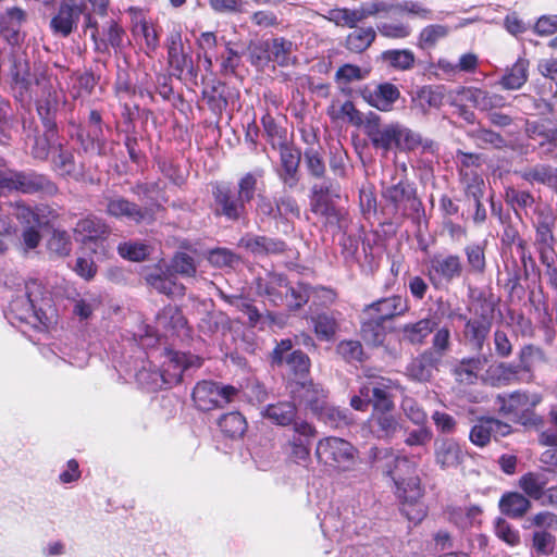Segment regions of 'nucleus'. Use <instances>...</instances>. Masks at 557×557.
<instances>
[{
    "label": "nucleus",
    "instance_id": "nucleus-45",
    "mask_svg": "<svg viewBox=\"0 0 557 557\" xmlns=\"http://www.w3.org/2000/svg\"><path fill=\"white\" fill-rule=\"evenodd\" d=\"M48 87L44 86L41 98L37 101V111L45 125L47 127H53L54 124L51 117L58 108L59 97L57 90L53 89L52 84L50 82H48Z\"/></svg>",
    "mask_w": 557,
    "mask_h": 557
},
{
    "label": "nucleus",
    "instance_id": "nucleus-60",
    "mask_svg": "<svg viewBox=\"0 0 557 557\" xmlns=\"http://www.w3.org/2000/svg\"><path fill=\"white\" fill-rule=\"evenodd\" d=\"M101 300L98 295L86 293L74 299L73 313L81 320H87L94 311L100 306Z\"/></svg>",
    "mask_w": 557,
    "mask_h": 557
},
{
    "label": "nucleus",
    "instance_id": "nucleus-46",
    "mask_svg": "<svg viewBox=\"0 0 557 557\" xmlns=\"http://www.w3.org/2000/svg\"><path fill=\"white\" fill-rule=\"evenodd\" d=\"M218 425L221 432L230 438H239L244 435L247 429L245 417L237 412H228L223 414L218 420Z\"/></svg>",
    "mask_w": 557,
    "mask_h": 557
},
{
    "label": "nucleus",
    "instance_id": "nucleus-11",
    "mask_svg": "<svg viewBox=\"0 0 557 557\" xmlns=\"http://www.w3.org/2000/svg\"><path fill=\"white\" fill-rule=\"evenodd\" d=\"M160 373L164 379V386L171 387L182 381L183 373L191 368H199L202 360L194 355L165 349Z\"/></svg>",
    "mask_w": 557,
    "mask_h": 557
},
{
    "label": "nucleus",
    "instance_id": "nucleus-64",
    "mask_svg": "<svg viewBox=\"0 0 557 557\" xmlns=\"http://www.w3.org/2000/svg\"><path fill=\"white\" fill-rule=\"evenodd\" d=\"M505 199L516 212L518 209L525 210L531 208L535 203V198L529 190H521L515 187L506 188Z\"/></svg>",
    "mask_w": 557,
    "mask_h": 557
},
{
    "label": "nucleus",
    "instance_id": "nucleus-63",
    "mask_svg": "<svg viewBox=\"0 0 557 557\" xmlns=\"http://www.w3.org/2000/svg\"><path fill=\"white\" fill-rule=\"evenodd\" d=\"M382 59L391 66L406 71L412 67L414 54L410 50H387L382 53Z\"/></svg>",
    "mask_w": 557,
    "mask_h": 557
},
{
    "label": "nucleus",
    "instance_id": "nucleus-37",
    "mask_svg": "<svg viewBox=\"0 0 557 557\" xmlns=\"http://www.w3.org/2000/svg\"><path fill=\"white\" fill-rule=\"evenodd\" d=\"M487 362L488 358L479 352L478 356L461 359L455 366L454 373L459 382L473 384Z\"/></svg>",
    "mask_w": 557,
    "mask_h": 557
},
{
    "label": "nucleus",
    "instance_id": "nucleus-34",
    "mask_svg": "<svg viewBox=\"0 0 557 557\" xmlns=\"http://www.w3.org/2000/svg\"><path fill=\"white\" fill-rule=\"evenodd\" d=\"M503 515L511 519H521L531 509V500L519 492L505 493L498 503Z\"/></svg>",
    "mask_w": 557,
    "mask_h": 557
},
{
    "label": "nucleus",
    "instance_id": "nucleus-29",
    "mask_svg": "<svg viewBox=\"0 0 557 557\" xmlns=\"http://www.w3.org/2000/svg\"><path fill=\"white\" fill-rule=\"evenodd\" d=\"M261 416L271 421L273 424L280 426L293 425L295 430V423L301 422L297 420V407L295 401L281 400L275 404H269L261 410Z\"/></svg>",
    "mask_w": 557,
    "mask_h": 557
},
{
    "label": "nucleus",
    "instance_id": "nucleus-43",
    "mask_svg": "<svg viewBox=\"0 0 557 557\" xmlns=\"http://www.w3.org/2000/svg\"><path fill=\"white\" fill-rule=\"evenodd\" d=\"M547 483L548 478L543 472H528L519 479L520 488L534 500L543 498Z\"/></svg>",
    "mask_w": 557,
    "mask_h": 557
},
{
    "label": "nucleus",
    "instance_id": "nucleus-36",
    "mask_svg": "<svg viewBox=\"0 0 557 557\" xmlns=\"http://www.w3.org/2000/svg\"><path fill=\"white\" fill-rule=\"evenodd\" d=\"M339 312L321 311L310 315L317 337L321 341H331L338 330Z\"/></svg>",
    "mask_w": 557,
    "mask_h": 557
},
{
    "label": "nucleus",
    "instance_id": "nucleus-25",
    "mask_svg": "<svg viewBox=\"0 0 557 557\" xmlns=\"http://www.w3.org/2000/svg\"><path fill=\"white\" fill-rule=\"evenodd\" d=\"M435 462L441 469L457 468L463 461L459 443L451 437L437 438L434 443Z\"/></svg>",
    "mask_w": 557,
    "mask_h": 557
},
{
    "label": "nucleus",
    "instance_id": "nucleus-1",
    "mask_svg": "<svg viewBox=\"0 0 557 557\" xmlns=\"http://www.w3.org/2000/svg\"><path fill=\"white\" fill-rule=\"evenodd\" d=\"M358 450L348 441L329 436L320 440L315 447V456L320 463L337 471H349L356 463Z\"/></svg>",
    "mask_w": 557,
    "mask_h": 557
},
{
    "label": "nucleus",
    "instance_id": "nucleus-9",
    "mask_svg": "<svg viewBox=\"0 0 557 557\" xmlns=\"http://www.w3.org/2000/svg\"><path fill=\"white\" fill-rule=\"evenodd\" d=\"M368 462L383 474L391 476H400L405 471H413V462L405 457L397 455L392 448L372 446L368 451Z\"/></svg>",
    "mask_w": 557,
    "mask_h": 557
},
{
    "label": "nucleus",
    "instance_id": "nucleus-15",
    "mask_svg": "<svg viewBox=\"0 0 557 557\" xmlns=\"http://www.w3.org/2000/svg\"><path fill=\"white\" fill-rule=\"evenodd\" d=\"M27 21V13L17 7L7 8L0 12V37L10 46H18L24 41L22 30Z\"/></svg>",
    "mask_w": 557,
    "mask_h": 557
},
{
    "label": "nucleus",
    "instance_id": "nucleus-28",
    "mask_svg": "<svg viewBox=\"0 0 557 557\" xmlns=\"http://www.w3.org/2000/svg\"><path fill=\"white\" fill-rule=\"evenodd\" d=\"M317 434L315 428L307 421L295 423L290 440L292 455L298 461H306L310 455L311 442Z\"/></svg>",
    "mask_w": 557,
    "mask_h": 557
},
{
    "label": "nucleus",
    "instance_id": "nucleus-32",
    "mask_svg": "<svg viewBox=\"0 0 557 557\" xmlns=\"http://www.w3.org/2000/svg\"><path fill=\"white\" fill-rule=\"evenodd\" d=\"M168 59L170 67L176 76H181L185 70L190 67L191 60L184 51L182 35L177 30L172 32L168 38Z\"/></svg>",
    "mask_w": 557,
    "mask_h": 557
},
{
    "label": "nucleus",
    "instance_id": "nucleus-42",
    "mask_svg": "<svg viewBox=\"0 0 557 557\" xmlns=\"http://www.w3.org/2000/svg\"><path fill=\"white\" fill-rule=\"evenodd\" d=\"M435 326L436 322L429 318L405 324L401 329L403 339L412 345H420L433 332Z\"/></svg>",
    "mask_w": 557,
    "mask_h": 557
},
{
    "label": "nucleus",
    "instance_id": "nucleus-35",
    "mask_svg": "<svg viewBox=\"0 0 557 557\" xmlns=\"http://www.w3.org/2000/svg\"><path fill=\"white\" fill-rule=\"evenodd\" d=\"M517 173L530 184L537 183L548 187H557V168L550 164L537 163Z\"/></svg>",
    "mask_w": 557,
    "mask_h": 557
},
{
    "label": "nucleus",
    "instance_id": "nucleus-55",
    "mask_svg": "<svg viewBox=\"0 0 557 557\" xmlns=\"http://www.w3.org/2000/svg\"><path fill=\"white\" fill-rule=\"evenodd\" d=\"M470 136L475 141L476 146L483 149L490 147L502 149L506 146V140L500 134L484 127L473 129Z\"/></svg>",
    "mask_w": 557,
    "mask_h": 557
},
{
    "label": "nucleus",
    "instance_id": "nucleus-23",
    "mask_svg": "<svg viewBox=\"0 0 557 557\" xmlns=\"http://www.w3.org/2000/svg\"><path fill=\"white\" fill-rule=\"evenodd\" d=\"M524 383H531L535 379V369L546 362V356L542 348L528 344L520 348L517 361H513Z\"/></svg>",
    "mask_w": 557,
    "mask_h": 557
},
{
    "label": "nucleus",
    "instance_id": "nucleus-50",
    "mask_svg": "<svg viewBox=\"0 0 557 557\" xmlns=\"http://www.w3.org/2000/svg\"><path fill=\"white\" fill-rule=\"evenodd\" d=\"M263 177V172L261 170L249 172L244 174L238 183H237V196L246 203H250L255 196L256 191L259 189L258 185Z\"/></svg>",
    "mask_w": 557,
    "mask_h": 557
},
{
    "label": "nucleus",
    "instance_id": "nucleus-24",
    "mask_svg": "<svg viewBox=\"0 0 557 557\" xmlns=\"http://www.w3.org/2000/svg\"><path fill=\"white\" fill-rule=\"evenodd\" d=\"M257 292L273 305H282L288 295V281L284 274L269 273L257 280Z\"/></svg>",
    "mask_w": 557,
    "mask_h": 557
},
{
    "label": "nucleus",
    "instance_id": "nucleus-30",
    "mask_svg": "<svg viewBox=\"0 0 557 557\" xmlns=\"http://www.w3.org/2000/svg\"><path fill=\"white\" fill-rule=\"evenodd\" d=\"M397 149L406 152L420 149L422 153H434L437 150V145L432 139L423 138L420 133L399 123Z\"/></svg>",
    "mask_w": 557,
    "mask_h": 557
},
{
    "label": "nucleus",
    "instance_id": "nucleus-16",
    "mask_svg": "<svg viewBox=\"0 0 557 557\" xmlns=\"http://www.w3.org/2000/svg\"><path fill=\"white\" fill-rule=\"evenodd\" d=\"M366 133L375 149L384 153L393 148L397 149L399 123L381 125L380 116L373 115L367 121Z\"/></svg>",
    "mask_w": 557,
    "mask_h": 557
},
{
    "label": "nucleus",
    "instance_id": "nucleus-51",
    "mask_svg": "<svg viewBox=\"0 0 557 557\" xmlns=\"http://www.w3.org/2000/svg\"><path fill=\"white\" fill-rule=\"evenodd\" d=\"M278 223L292 225L294 219L300 218V207L297 200L287 194L276 197Z\"/></svg>",
    "mask_w": 557,
    "mask_h": 557
},
{
    "label": "nucleus",
    "instance_id": "nucleus-31",
    "mask_svg": "<svg viewBox=\"0 0 557 557\" xmlns=\"http://www.w3.org/2000/svg\"><path fill=\"white\" fill-rule=\"evenodd\" d=\"M440 357L432 350H425L413 358L406 367V375L417 382H428L436 368Z\"/></svg>",
    "mask_w": 557,
    "mask_h": 557
},
{
    "label": "nucleus",
    "instance_id": "nucleus-59",
    "mask_svg": "<svg viewBox=\"0 0 557 557\" xmlns=\"http://www.w3.org/2000/svg\"><path fill=\"white\" fill-rule=\"evenodd\" d=\"M465 194L470 199L483 198L485 184L483 178L473 171H460Z\"/></svg>",
    "mask_w": 557,
    "mask_h": 557
},
{
    "label": "nucleus",
    "instance_id": "nucleus-58",
    "mask_svg": "<svg viewBox=\"0 0 557 557\" xmlns=\"http://www.w3.org/2000/svg\"><path fill=\"white\" fill-rule=\"evenodd\" d=\"M239 393L240 392L232 385H222L211 382V409L235 401L239 397Z\"/></svg>",
    "mask_w": 557,
    "mask_h": 557
},
{
    "label": "nucleus",
    "instance_id": "nucleus-3",
    "mask_svg": "<svg viewBox=\"0 0 557 557\" xmlns=\"http://www.w3.org/2000/svg\"><path fill=\"white\" fill-rule=\"evenodd\" d=\"M45 294V288L39 281H27L25 283L24 294L17 295L11 300L9 307L10 312L20 321L30 323L34 320L45 324V320L47 319L42 310Z\"/></svg>",
    "mask_w": 557,
    "mask_h": 557
},
{
    "label": "nucleus",
    "instance_id": "nucleus-33",
    "mask_svg": "<svg viewBox=\"0 0 557 557\" xmlns=\"http://www.w3.org/2000/svg\"><path fill=\"white\" fill-rule=\"evenodd\" d=\"M486 377L491 386L505 387L512 384L524 383L515 362H498L486 370Z\"/></svg>",
    "mask_w": 557,
    "mask_h": 557
},
{
    "label": "nucleus",
    "instance_id": "nucleus-61",
    "mask_svg": "<svg viewBox=\"0 0 557 557\" xmlns=\"http://www.w3.org/2000/svg\"><path fill=\"white\" fill-rule=\"evenodd\" d=\"M10 73L15 84H20L22 87L27 88L30 82V73L29 64L25 55L12 53Z\"/></svg>",
    "mask_w": 557,
    "mask_h": 557
},
{
    "label": "nucleus",
    "instance_id": "nucleus-52",
    "mask_svg": "<svg viewBox=\"0 0 557 557\" xmlns=\"http://www.w3.org/2000/svg\"><path fill=\"white\" fill-rule=\"evenodd\" d=\"M449 27L442 24H431L421 29L418 41L422 49H431L436 44L447 37Z\"/></svg>",
    "mask_w": 557,
    "mask_h": 557
},
{
    "label": "nucleus",
    "instance_id": "nucleus-12",
    "mask_svg": "<svg viewBox=\"0 0 557 557\" xmlns=\"http://www.w3.org/2000/svg\"><path fill=\"white\" fill-rule=\"evenodd\" d=\"M238 246L256 258L278 257L288 250V245L280 237L246 233Z\"/></svg>",
    "mask_w": 557,
    "mask_h": 557
},
{
    "label": "nucleus",
    "instance_id": "nucleus-7",
    "mask_svg": "<svg viewBox=\"0 0 557 557\" xmlns=\"http://www.w3.org/2000/svg\"><path fill=\"white\" fill-rule=\"evenodd\" d=\"M493 306H482L474 310L473 315L466 320L462 329L465 344L473 350L482 352L493 325Z\"/></svg>",
    "mask_w": 557,
    "mask_h": 557
},
{
    "label": "nucleus",
    "instance_id": "nucleus-2",
    "mask_svg": "<svg viewBox=\"0 0 557 557\" xmlns=\"http://www.w3.org/2000/svg\"><path fill=\"white\" fill-rule=\"evenodd\" d=\"M57 190V185L44 174L12 169L0 170V196L12 191L23 194L45 191L53 195Z\"/></svg>",
    "mask_w": 557,
    "mask_h": 557
},
{
    "label": "nucleus",
    "instance_id": "nucleus-5",
    "mask_svg": "<svg viewBox=\"0 0 557 557\" xmlns=\"http://www.w3.org/2000/svg\"><path fill=\"white\" fill-rule=\"evenodd\" d=\"M542 401V396L536 393L516 391L510 394L498 395L496 405L504 416H513L523 419V424L536 425L542 418L533 412V409Z\"/></svg>",
    "mask_w": 557,
    "mask_h": 557
},
{
    "label": "nucleus",
    "instance_id": "nucleus-17",
    "mask_svg": "<svg viewBox=\"0 0 557 557\" xmlns=\"http://www.w3.org/2000/svg\"><path fill=\"white\" fill-rule=\"evenodd\" d=\"M360 393L370 398L372 411L395 409L393 400V382L385 377H375L362 384Z\"/></svg>",
    "mask_w": 557,
    "mask_h": 557
},
{
    "label": "nucleus",
    "instance_id": "nucleus-49",
    "mask_svg": "<svg viewBox=\"0 0 557 557\" xmlns=\"http://www.w3.org/2000/svg\"><path fill=\"white\" fill-rule=\"evenodd\" d=\"M463 252L469 273L482 275L486 270L485 245L471 243L463 248Z\"/></svg>",
    "mask_w": 557,
    "mask_h": 557
},
{
    "label": "nucleus",
    "instance_id": "nucleus-22",
    "mask_svg": "<svg viewBox=\"0 0 557 557\" xmlns=\"http://www.w3.org/2000/svg\"><path fill=\"white\" fill-rule=\"evenodd\" d=\"M301 153L299 149L288 145L282 144L280 146V161L281 166L277 170V175L283 182L284 186L293 189L298 184V169L300 163Z\"/></svg>",
    "mask_w": 557,
    "mask_h": 557
},
{
    "label": "nucleus",
    "instance_id": "nucleus-26",
    "mask_svg": "<svg viewBox=\"0 0 557 557\" xmlns=\"http://www.w3.org/2000/svg\"><path fill=\"white\" fill-rule=\"evenodd\" d=\"M407 310V300L399 295H393L372 302L363 311L375 317V319L387 322L397 315L404 314Z\"/></svg>",
    "mask_w": 557,
    "mask_h": 557
},
{
    "label": "nucleus",
    "instance_id": "nucleus-13",
    "mask_svg": "<svg viewBox=\"0 0 557 557\" xmlns=\"http://www.w3.org/2000/svg\"><path fill=\"white\" fill-rule=\"evenodd\" d=\"M382 196L393 206L395 212H400L403 215L406 214L408 208L416 212L422 208V202L417 197L416 187L408 180H400L398 183L385 187Z\"/></svg>",
    "mask_w": 557,
    "mask_h": 557
},
{
    "label": "nucleus",
    "instance_id": "nucleus-21",
    "mask_svg": "<svg viewBox=\"0 0 557 557\" xmlns=\"http://www.w3.org/2000/svg\"><path fill=\"white\" fill-rule=\"evenodd\" d=\"M102 205L104 206L106 213L116 219H126L140 223L148 215V210L117 195L106 196Z\"/></svg>",
    "mask_w": 557,
    "mask_h": 557
},
{
    "label": "nucleus",
    "instance_id": "nucleus-10",
    "mask_svg": "<svg viewBox=\"0 0 557 557\" xmlns=\"http://www.w3.org/2000/svg\"><path fill=\"white\" fill-rule=\"evenodd\" d=\"M510 424L490 416L479 417L469 432V441L476 447H486L492 440L498 441L512 433Z\"/></svg>",
    "mask_w": 557,
    "mask_h": 557
},
{
    "label": "nucleus",
    "instance_id": "nucleus-38",
    "mask_svg": "<svg viewBox=\"0 0 557 557\" xmlns=\"http://www.w3.org/2000/svg\"><path fill=\"white\" fill-rule=\"evenodd\" d=\"M270 60L278 66L285 67L296 63V57L293 55L295 45L284 37H275L269 40Z\"/></svg>",
    "mask_w": 557,
    "mask_h": 557
},
{
    "label": "nucleus",
    "instance_id": "nucleus-53",
    "mask_svg": "<svg viewBox=\"0 0 557 557\" xmlns=\"http://www.w3.org/2000/svg\"><path fill=\"white\" fill-rule=\"evenodd\" d=\"M326 20L333 22L337 26H346L356 28L357 24L361 22L359 10H349L346 8H334L326 11L324 15Z\"/></svg>",
    "mask_w": 557,
    "mask_h": 557
},
{
    "label": "nucleus",
    "instance_id": "nucleus-57",
    "mask_svg": "<svg viewBox=\"0 0 557 557\" xmlns=\"http://www.w3.org/2000/svg\"><path fill=\"white\" fill-rule=\"evenodd\" d=\"M311 298V285L298 282L296 285L288 284V295L285 298L284 302L293 309H300L304 305H306Z\"/></svg>",
    "mask_w": 557,
    "mask_h": 557
},
{
    "label": "nucleus",
    "instance_id": "nucleus-39",
    "mask_svg": "<svg viewBox=\"0 0 557 557\" xmlns=\"http://www.w3.org/2000/svg\"><path fill=\"white\" fill-rule=\"evenodd\" d=\"M386 336L385 322L380 319H375L368 312L363 311L362 323H361V337L362 339L372 346H380L383 344Z\"/></svg>",
    "mask_w": 557,
    "mask_h": 557
},
{
    "label": "nucleus",
    "instance_id": "nucleus-40",
    "mask_svg": "<svg viewBox=\"0 0 557 557\" xmlns=\"http://www.w3.org/2000/svg\"><path fill=\"white\" fill-rule=\"evenodd\" d=\"M74 232L83 242L98 240L109 234V227L101 219L90 215L79 220Z\"/></svg>",
    "mask_w": 557,
    "mask_h": 557
},
{
    "label": "nucleus",
    "instance_id": "nucleus-4",
    "mask_svg": "<svg viewBox=\"0 0 557 557\" xmlns=\"http://www.w3.org/2000/svg\"><path fill=\"white\" fill-rule=\"evenodd\" d=\"M463 263L459 255L437 252L429 258L425 275L435 289H442L459 278L463 272Z\"/></svg>",
    "mask_w": 557,
    "mask_h": 557
},
{
    "label": "nucleus",
    "instance_id": "nucleus-47",
    "mask_svg": "<svg viewBox=\"0 0 557 557\" xmlns=\"http://www.w3.org/2000/svg\"><path fill=\"white\" fill-rule=\"evenodd\" d=\"M376 33L373 27H359L346 37V48L355 53L366 51L374 41Z\"/></svg>",
    "mask_w": 557,
    "mask_h": 557
},
{
    "label": "nucleus",
    "instance_id": "nucleus-48",
    "mask_svg": "<svg viewBox=\"0 0 557 557\" xmlns=\"http://www.w3.org/2000/svg\"><path fill=\"white\" fill-rule=\"evenodd\" d=\"M528 67L529 62L525 59H518L502 77V86L509 90L521 88L528 79Z\"/></svg>",
    "mask_w": 557,
    "mask_h": 557
},
{
    "label": "nucleus",
    "instance_id": "nucleus-44",
    "mask_svg": "<svg viewBox=\"0 0 557 557\" xmlns=\"http://www.w3.org/2000/svg\"><path fill=\"white\" fill-rule=\"evenodd\" d=\"M146 280L154 289L166 296L178 297L185 294L184 285L176 282L172 274L151 273Z\"/></svg>",
    "mask_w": 557,
    "mask_h": 557
},
{
    "label": "nucleus",
    "instance_id": "nucleus-27",
    "mask_svg": "<svg viewBox=\"0 0 557 557\" xmlns=\"http://www.w3.org/2000/svg\"><path fill=\"white\" fill-rule=\"evenodd\" d=\"M400 97L398 88L391 83L377 85L374 89L366 88L362 98L373 108L386 112L392 110L394 103Z\"/></svg>",
    "mask_w": 557,
    "mask_h": 557
},
{
    "label": "nucleus",
    "instance_id": "nucleus-8",
    "mask_svg": "<svg viewBox=\"0 0 557 557\" xmlns=\"http://www.w3.org/2000/svg\"><path fill=\"white\" fill-rule=\"evenodd\" d=\"M214 215L227 222L238 223L247 220V205L226 184L216 183L213 188Z\"/></svg>",
    "mask_w": 557,
    "mask_h": 557
},
{
    "label": "nucleus",
    "instance_id": "nucleus-18",
    "mask_svg": "<svg viewBox=\"0 0 557 557\" xmlns=\"http://www.w3.org/2000/svg\"><path fill=\"white\" fill-rule=\"evenodd\" d=\"M186 325L185 317L175 306L164 307L156 318V331L160 337L187 336L188 329Z\"/></svg>",
    "mask_w": 557,
    "mask_h": 557
},
{
    "label": "nucleus",
    "instance_id": "nucleus-20",
    "mask_svg": "<svg viewBox=\"0 0 557 557\" xmlns=\"http://www.w3.org/2000/svg\"><path fill=\"white\" fill-rule=\"evenodd\" d=\"M371 434L377 440L389 441L401 431L400 418L394 412V409L372 411L368 420Z\"/></svg>",
    "mask_w": 557,
    "mask_h": 557
},
{
    "label": "nucleus",
    "instance_id": "nucleus-19",
    "mask_svg": "<svg viewBox=\"0 0 557 557\" xmlns=\"http://www.w3.org/2000/svg\"><path fill=\"white\" fill-rule=\"evenodd\" d=\"M292 397L294 401L304 405L314 416H317L327 403V392L312 381L296 382L292 388Z\"/></svg>",
    "mask_w": 557,
    "mask_h": 557
},
{
    "label": "nucleus",
    "instance_id": "nucleus-62",
    "mask_svg": "<svg viewBox=\"0 0 557 557\" xmlns=\"http://www.w3.org/2000/svg\"><path fill=\"white\" fill-rule=\"evenodd\" d=\"M256 216L260 220L261 223L271 220L280 224L277 216L276 197L272 199L265 195L259 194L256 203Z\"/></svg>",
    "mask_w": 557,
    "mask_h": 557
},
{
    "label": "nucleus",
    "instance_id": "nucleus-41",
    "mask_svg": "<svg viewBox=\"0 0 557 557\" xmlns=\"http://www.w3.org/2000/svg\"><path fill=\"white\" fill-rule=\"evenodd\" d=\"M315 417L333 429H342L354 422L352 414L348 409L335 407L329 403L323 406V409Z\"/></svg>",
    "mask_w": 557,
    "mask_h": 557
},
{
    "label": "nucleus",
    "instance_id": "nucleus-6",
    "mask_svg": "<svg viewBox=\"0 0 557 557\" xmlns=\"http://www.w3.org/2000/svg\"><path fill=\"white\" fill-rule=\"evenodd\" d=\"M397 497L401 502V513L413 523H419L425 517V509L420 503L423 495L420 479L417 475L408 478L393 476Z\"/></svg>",
    "mask_w": 557,
    "mask_h": 557
},
{
    "label": "nucleus",
    "instance_id": "nucleus-14",
    "mask_svg": "<svg viewBox=\"0 0 557 557\" xmlns=\"http://www.w3.org/2000/svg\"><path fill=\"white\" fill-rule=\"evenodd\" d=\"M85 5L82 0H62L55 15L50 21V27L55 35L67 37L76 29Z\"/></svg>",
    "mask_w": 557,
    "mask_h": 557
},
{
    "label": "nucleus",
    "instance_id": "nucleus-54",
    "mask_svg": "<svg viewBox=\"0 0 557 557\" xmlns=\"http://www.w3.org/2000/svg\"><path fill=\"white\" fill-rule=\"evenodd\" d=\"M556 537L549 531L535 530L531 537V550L539 556H549L554 553Z\"/></svg>",
    "mask_w": 557,
    "mask_h": 557
},
{
    "label": "nucleus",
    "instance_id": "nucleus-56",
    "mask_svg": "<svg viewBox=\"0 0 557 557\" xmlns=\"http://www.w3.org/2000/svg\"><path fill=\"white\" fill-rule=\"evenodd\" d=\"M58 154L52 157L54 171L62 176H74L76 174V165L73 152L61 144L58 145Z\"/></svg>",
    "mask_w": 557,
    "mask_h": 557
}]
</instances>
